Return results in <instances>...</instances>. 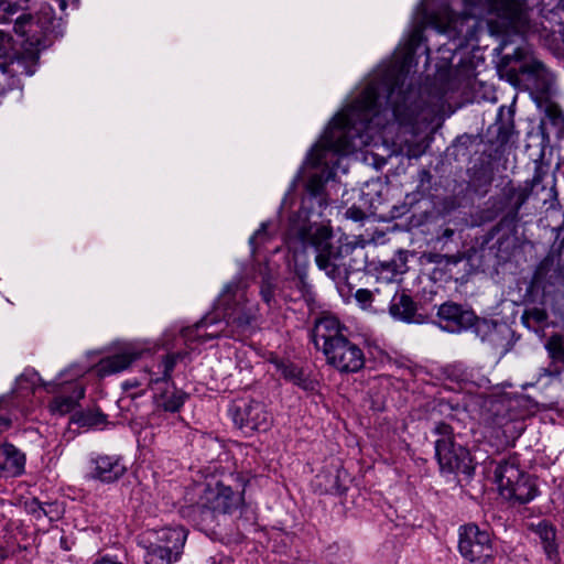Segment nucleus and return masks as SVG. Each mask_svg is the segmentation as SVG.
I'll return each instance as SVG.
<instances>
[{"instance_id": "4be33fe9", "label": "nucleus", "mask_w": 564, "mask_h": 564, "mask_svg": "<svg viewBox=\"0 0 564 564\" xmlns=\"http://www.w3.org/2000/svg\"><path fill=\"white\" fill-rule=\"evenodd\" d=\"M91 477L105 484L119 480L127 471V466L120 456L98 455L93 460Z\"/></svg>"}, {"instance_id": "c756f323", "label": "nucleus", "mask_w": 564, "mask_h": 564, "mask_svg": "<svg viewBox=\"0 0 564 564\" xmlns=\"http://www.w3.org/2000/svg\"><path fill=\"white\" fill-rule=\"evenodd\" d=\"M546 349L552 362L549 367L542 368V371L547 377L557 378L563 371V369L557 366V362L564 365V343L562 337L557 335L552 336L546 344Z\"/></svg>"}, {"instance_id": "473e14b6", "label": "nucleus", "mask_w": 564, "mask_h": 564, "mask_svg": "<svg viewBox=\"0 0 564 564\" xmlns=\"http://www.w3.org/2000/svg\"><path fill=\"white\" fill-rule=\"evenodd\" d=\"M549 314L544 307L529 306L521 315V323L530 330L539 333L547 325Z\"/></svg>"}, {"instance_id": "39448f33", "label": "nucleus", "mask_w": 564, "mask_h": 564, "mask_svg": "<svg viewBox=\"0 0 564 564\" xmlns=\"http://www.w3.org/2000/svg\"><path fill=\"white\" fill-rule=\"evenodd\" d=\"M15 46L9 32L0 30V77L4 82L0 93L22 89V76H32L39 66V48L29 44V36Z\"/></svg>"}, {"instance_id": "3c124183", "label": "nucleus", "mask_w": 564, "mask_h": 564, "mask_svg": "<svg viewBox=\"0 0 564 564\" xmlns=\"http://www.w3.org/2000/svg\"><path fill=\"white\" fill-rule=\"evenodd\" d=\"M58 4L59 9L64 11L67 8V0H53Z\"/></svg>"}, {"instance_id": "cd10ccee", "label": "nucleus", "mask_w": 564, "mask_h": 564, "mask_svg": "<svg viewBox=\"0 0 564 564\" xmlns=\"http://www.w3.org/2000/svg\"><path fill=\"white\" fill-rule=\"evenodd\" d=\"M25 457L12 444L0 448V468L10 476H19L24 471Z\"/></svg>"}, {"instance_id": "f8f14e48", "label": "nucleus", "mask_w": 564, "mask_h": 564, "mask_svg": "<svg viewBox=\"0 0 564 564\" xmlns=\"http://www.w3.org/2000/svg\"><path fill=\"white\" fill-rule=\"evenodd\" d=\"M327 365L340 373H355L365 366L362 349L347 337L339 338L323 351Z\"/></svg>"}, {"instance_id": "a18cd8bd", "label": "nucleus", "mask_w": 564, "mask_h": 564, "mask_svg": "<svg viewBox=\"0 0 564 564\" xmlns=\"http://www.w3.org/2000/svg\"><path fill=\"white\" fill-rule=\"evenodd\" d=\"M355 299L362 308H367L373 300V293L367 289H359L355 293Z\"/></svg>"}, {"instance_id": "4468645a", "label": "nucleus", "mask_w": 564, "mask_h": 564, "mask_svg": "<svg viewBox=\"0 0 564 564\" xmlns=\"http://www.w3.org/2000/svg\"><path fill=\"white\" fill-rule=\"evenodd\" d=\"M473 333L500 356L509 352L517 341L511 326L502 321L479 317Z\"/></svg>"}, {"instance_id": "2eb2a0df", "label": "nucleus", "mask_w": 564, "mask_h": 564, "mask_svg": "<svg viewBox=\"0 0 564 564\" xmlns=\"http://www.w3.org/2000/svg\"><path fill=\"white\" fill-rule=\"evenodd\" d=\"M474 75V62L468 56L459 58L454 68L449 66L448 69H444V66H441L435 76V80L440 82L441 86L434 98L436 101L442 100L448 91L458 89L463 84H468Z\"/></svg>"}, {"instance_id": "a19ab883", "label": "nucleus", "mask_w": 564, "mask_h": 564, "mask_svg": "<svg viewBox=\"0 0 564 564\" xmlns=\"http://www.w3.org/2000/svg\"><path fill=\"white\" fill-rule=\"evenodd\" d=\"M426 13H434V11H430L425 6H422L421 21H420L419 25H416L414 28V30L412 31V34H411V43L413 45H419L420 42L422 41L424 28H427V26L432 28L431 25H427V23H426V20H425Z\"/></svg>"}, {"instance_id": "4d7b16f0", "label": "nucleus", "mask_w": 564, "mask_h": 564, "mask_svg": "<svg viewBox=\"0 0 564 564\" xmlns=\"http://www.w3.org/2000/svg\"><path fill=\"white\" fill-rule=\"evenodd\" d=\"M437 406L440 408V412H442V409L443 408H447V404L443 403V402H440Z\"/></svg>"}, {"instance_id": "864d4df0", "label": "nucleus", "mask_w": 564, "mask_h": 564, "mask_svg": "<svg viewBox=\"0 0 564 564\" xmlns=\"http://www.w3.org/2000/svg\"><path fill=\"white\" fill-rule=\"evenodd\" d=\"M513 57H514L516 59H522V58H523V52H522V50H521V48H517V50H516V52H514V54H513Z\"/></svg>"}, {"instance_id": "9b49d317", "label": "nucleus", "mask_w": 564, "mask_h": 564, "mask_svg": "<svg viewBox=\"0 0 564 564\" xmlns=\"http://www.w3.org/2000/svg\"><path fill=\"white\" fill-rule=\"evenodd\" d=\"M458 550L460 555L470 563L486 564L494 557L491 534L475 523L459 529Z\"/></svg>"}, {"instance_id": "bb28decb", "label": "nucleus", "mask_w": 564, "mask_h": 564, "mask_svg": "<svg viewBox=\"0 0 564 564\" xmlns=\"http://www.w3.org/2000/svg\"><path fill=\"white\" fill-rule=\"evenodd\" d=\"M184 357V352H171L162 356L161 360L156 365V370H149V387H153L161 382H171L172 372L174 371L175 366L178 361L183 360Z\"/></svg>"}, {"instance_id": "f3484780", "label": "nucleus", "mask_w": 564, "mask_h": 564, "mask_svg": "<svg viewBox=\"0 0 564 564\" xmlns=\"http://www.w3.org/2000/svg\"><path fill=\"white\" fill-rule=\"evenodd\" d=\"M281 294L285 300L310 302L313 300L312 285L307 282L306 263H297L291 267L290 275L286 276L281 284Z\"/></svg>"}, {"instance_id": "603ef678", "label": "nucleus", "mask_w": 564, "mask_h": 564, "mask_svg": "<svg viewBox=\"0 0 564 564\" xmlns=\"http://www.w3.org/2000/svg\"><path fill=\"white\" fill-rule=\"evenodd\" d=\"M520 72L521 73H533V67L530 66V65H521L520 66Z\"/></svg>"}, {"instance_id": "1a4fd4ad", "label": "nucleus", "mask_w": 564, "mask_h": 564, "mask_svg": "<svg viewBox=\"0 0 564 564\" xmlns=\"http://www.w3.org/2000/svg\"><path fill=\"white\" fill-rule=\"evenodd\" d=\"M59 20L56 19L51 2L41 3L36 15L22 14L15 22L13 30L21 36H29V44L39 48V55L42 51L50 47L53 42L62 35L57 30Z\"/></svg>"}, {"instance_id": "6ab92c4d", "label": "nucleus", "mask_w": 564, "mask_h": 564, "mask_svg": "<svg viewBox=\"0 0 564 564\" xmlns=\"http://www.w3.org/2000/svg\"><path fill=\"white\" fill-rule=\"evenodd\" d=\"M344 330H346V328L340 324L338 318L335 316H323L315 322L311 338L316 349L324 351L328 348L329 344L346 337Z\"/></svg>"}, {"instance_id": "c03bdc74", "label": "nucleus", "mask_w": 564, "mask_h": 564, "mask_svg": "<svg viewBox=\"0 0 564 564\" xmlns=\"http://www.w3.org/2000/svg\"><path fill=\"white\" fill-rule=\"evenodd\" d=\"M40 378H39V375L34 371L32 372H25V373H22L18 379H17V383L20 388H25V389H31L33 390V388L35 387L36 384V381H39Z\"/></svg>"}, {"instance_id": "37998d69", "label": "nucleus", "mask_w": 564, "mask_h": 564, "mask_svg": "<svg viewBox=\"0 0 564 564\" xmlns=\"http://www.w3.org/2000/svg\"><path fill=\"white\" fill-rule=\"evenodd\" d=\"M426 259L430 263H435L437 265H456L460 260L457 256H446L441 253H429Z\"/></svg>"}, {"instance_id": "6e6d98bb", "label": "nucleus", "mask_w": 564, "mask_h": 564, "mask_svg": "<svg viewBox=\"0 0 564 564\" xmlns=\"http://www.w3.org/2000/svg\"><path fill=\"white\" fill-rule=\"evenodd\" d=\"M8 19L0 12V23L7 22Z\"/></svg>"}, {"instance_id": "f704fd0d", "label": "nucleus", "mask_w": 564, "mask_h": 564, "mask_svg": "<svg viewBox=\"0 0 564 564\" xmlns=\"http://www.w3.org/2000/svg\"><path fill=\"white\" fill-rule=\"evenodd\" d=\"M314 486L321 495H341L344 492L338 474L332 471L319 473L315 477Z\"/></svg>"}, {"instance_id": "58836bf2", "label": "nucleus", "mask_w": 564, "mask_h": 564, "mask_svg": "<svg viewBox=\"0 0 564 564\" xmlns=\"http://www.w3.org/2000/svg\"><path fill=\"white\" fill-rule=\"evenodd\" d=\"M268 223H262L260 228L250 237L249 243L253 251L272 239V235L268 231Z\"/></svg>"}, {"instance_id": "423d86ee", "label": "nucleus", "mask_w": 564, "mask_h": 564, "mask_svg": "<svg viewBox=\"0 0 564 564\" xmlns=\"http://www.w3.org/2000/svg\"><path fill=\"white\" fill-rule=\"evenodd\" d=\"M495 477L500 495L512 505H527L539 495L535 477L520 468L517 455L501 459Z\"/></svg>"}, {"instance_id": "c85d7f7f", "label": "nucleus", "mask_w": 564, "mask_h": 564, "mask_svg": "<svg viewBox=\"0 0 564 564\" xmlns=\"http://www.w3.org/2000/svg\"><path fill=\"white\" fill-rule=\"evenodd\" d=\"M154 544L166 546L175 553L182 554L187 538V531L182 527L163 528L156 531Z\"/></svg>"}, {"instance_id": "a211bd4d", "label": "nucleus", "mask_w": 564, "mask_h": 564, "mask_svg": "<svg viewBox=\"0 0 564 564\" xmlns=\"http://www.w3.org/2000/svg\"><path fill=\"white\" fill-rule=\"evenodd\" d=\"M437 316L441 322L444 323L443 327L454 333L467 329L473 330L479 319V316H477L473 310L454 302L443 303L438 307Z\"/></svg>"}, {"instance_id": "b1692460", "label": "nucleus", "mask_w": 564, "mask_h": 564, "mask_svg": "<svg viewBox=\"0 0 564 564\" xmlns=\"http://www.w3.org/2000/svg\"><path fill=\"white\" fill-rule=\"evenodd\" d=\"M409 256L410 252L408 250L400 249L390 260L379 261L375 267L379 279L387 282L401 283L403 275L409 270Z\"/></svg>"}, {"instance_id": "0eeeda50", "label": "nucleus", "mask_w": 564, "mask_h": 564, "mask_svg": "<svg viewBox=\"0 0 564 564\" xmlns=\"http://www.w3.org/2000/svg\"><path fill=\"white\" fill-rule=\"evenodd\" d=\"M453 420L454 416L449 415L447 421L434 424L432 432L436 436L435 457L442 473L470 476L474 473L473 459L469 451L456 443L454 427L451 424Z\"/></svg>"}, {"instance_id": "49530a36", "label": "nucleus", "mask_w": 564, "mask_h": 564, "mask_svg": "<svg viewBox=\"0 0 564 564\" xmlns=\"http://www.w3.org/2000/svg\"><path fill=\"white\" fill-rule=\"evenodd\" d=\"M345 215L348 219H351L354 221H362L366 218L365 212L356 206L349 207L346 210Z\"/></svg>"}, {"instance_id": "09e8293b", "label": "nucleus", "mask_w": 564, "mask_h": 564, "mask_svg": "<svg viewBox=\"0 0 564 564\" xmlns=\"http://www.w3.org/2000/svg\"><path fill=\"white\" fill-rule=\"evenodd\" d=\"M94 564H124V563L106 555V556H101L100 558L96 560L94 562Z\"/></svg>"}, {"instance_id": "de8ad7c7", "label": "nucleus", "mask_w": 564, "mask_h": 564, "mask_svg": "<svg viewBox=\"0 0 564 564\" xmlns=\"http://www.w3.org/2000/svg\"><path fill=\"white\" fill-rule=\"evenodd\" d=\"M477 138H478L477 135H471V134L459 135L455 140V145L464 147L467 149L473 142H475L477 140Z\"/></svg>"}, {"instance_id": "ddd939ff", "label": "nucleus", "mask_w": 564, "mask_h": 564, "mask_svg": "<svg viewBox=\"0 0 564 564\" xmlns=\"http://www.w3.org/2000/svg\"><path fill=\"white\" fill-rule=\"evenodd\" d=\"M229 414L234 423L243 433L265 432L271 425V414L265 406L258 401L239 400L234 402L229 408Z\"/></svg>"}, {"instance_id": "13d9d810", "label": "nucleus", "mask_w": 564, "mask_h": 564, "mask_svg": "<svg viewBox=\"0 0 564 564\" xmlns=\"http://www.w3.org/2000/svg\"><path fill=\"white\" fill-rule=\"evenodd\" d=\"M542 376H545V375L543 373L542 368H541V369H540V377H538V380H541V377H542Z\"/></svg>"}, {"instance_id": "aec40b11", "label": "nucleus", "mask_w": 564, "mask_h": 564, "mask_svg": "<svg viewBox=\"0 0 564 564\" xmlns=\"http://www.w3.org/2000/svg\"><path fill=\"white\" fill-rule=\"evenodd\" d=\"M514 133L513 111L501 107L497 120L487 130L488 142L496 145L495 152L500 154Z\"/></svg>"}, {"instance_id": "7c9ffc66", "label": "nucleus", "mask_w": 564, "mask_h": 564, "mask_svg": "<svg viewBox=\"0 0 564 564\" xmlns=\"http://www.w3.org/2000/svg\"><path fill=\"white\" fill-rule=\"evenodd\" d=\"M171 383L172 390L166 389L158 397V406L166 412L175 413L181 410L189 394L176 388L173 381Z\"/></svg>"}, {"instance_id": "a878e982", "label": "nucleus", "mask_w": 564, "mask_h": 564, "mask_svg": "<svg viewBox=\"0 0 564 564\" xmlns=\"http://www.w3.org/2000/svg\"><path fill=\"white\" fill-rule=\"evenodd\" d=\"M182 513L202 530H207L215 522L217 516L209 503H205L203 495L196 503L183 508Z\"/></svg>"}, {"instance_id": "9d476101", "label": "nucleus", "mask_w": 564, "mask_h": 564, "mask_svg": "<svg viewBox=\"0 0 564 564\" xmlns=\"http://www.w3.org/2000/svg\"><path fill=\"white\" fill-rule=\"evenodd\" d=\"M500 225H495L485 235L476 239L469 254L473 265L481 269H497L512 256L514 239L509 234H500Z\"/></svg>"}, {"instance_id": "2f4dec72", "label": "nucleus", "mask_w": 564, "mask_h": 564, "mask_svg": "<svg viewBox=\"0 0 564 564\" xmlns=\"http://www.w3.org/2000/svg\"><path fill=\"white\" fill-rule=\"evenodd\" d=\"M85 395V389L82 386H75L69 395H57L51 402V411L65 415L72 412L78 404V401Z\"/></svg>"}, {"instance_id": "dca6fc26", "label": "nucleus", "mask_w": 564, "mask_h": 564, "mask_svg": "<svg viewBox=\"0 0 564 564\" xmlns=\"http://www.w3.org/2000/svg\"><path fill=\"white\" fill-rule=\"evenodd\" d=\"M202 495L205 503H209L217 514H230L243 503L242 494L234 491L230 486H226L221 481H217L215 485L207 484Z\"/></svg>"}, {"instance_id": "79ce46f5", "label": "nucleus", "mask_w": 564, "mask_h": 564, "mask_svg": "<svg viewBox=\"0 0 564 564\" xmlns=\"http://www.w3.org/2000/svg\"><path fill=\"white\" fill-rule=\"evenodd\" d=\"M274 291L275 288L270 279H262L260 285V296L268 306H272L275 303Z\"/></svg>"}, {"instance_id": "f03ea898", "label": "nucleus", "mask_w": 564, "mask_h": 564, "mask_svg": "<svg viewBox=\"0 0 564 564\" xmlns=\"http://www.w3.org/2000/svg\"><path fill=\"white\" fill-rule=\"evenodd\" d=\"M495 13L511 28L522 26L527 21L523 0H464V11L455 13L448 6H443L434 13H426L425 20L440 33L459 40L457 46L474 39L478 15Z\"/></svg>"}, {"instance_id": "e433bc0d", "label": "nucleus", "mask_w": 564, "mask_h": 564, "mask_svg": "<svg viewBox=\"0 0 564 564\" xmlns=\"http://www.w3.org/2000/svg\"><path fill=\"white\" fill-rule=\"evenodd\" d=\"M107 416L99 410H88L75 412L72 422L79 426H98L106 422Z\"/></svg>"}, {"instance_id": "20e7f679", "label": "nucleus", "mask_w": 564, "mask_h": 564, "mask_svg": "<svg viewBox=\"0 0 564 564\" xmlns=\"http://www.w3.org/2000/svg\"><path fill=\"white\" fill-rule=\"evenodd\" d=\"M546 178L547 172L541 165H536L532 180L525 185L516 187L511 183L507 184L499 195L489 199L490 215L487 219L502 215L497 224L500 228L516 225L519 221V212L528 198L531 195L539 197L541 192H546V195L541 197L543 204L550 203V207H554L558 204L555 180L552 177L546 181Z\"/></svg>"}, {"instance_id": "7ed1b4c3", "label": "nucleus", "mask_w": 564, "mask_h": 564, "mask_svg": "<svg viewBox=\"0 0 564 564\" xmlns=\"http://www.w3.org/2000/svg\"><path fill=\"white\" fill-rule=\"evenodd\" d=\"M216 310L223 314V321L205 316L197 327H216L205 336L242 339L254 329L256 307L247 296V284L241 278L227 283L216 301Z\"/></svg>"}, {"instance_id": "4c0bfd02", "label": "nucleus", "mask_w": 564, "mask_h": 564, "mask_svg": "<svg viewBox=\"0 0 564 564\" xmlns=\"http://www.w3.org/2000/svg\"><path fill=\"white\" fill-rule=\"evenodd\" d=\"M545 120L544 123L552 126L557 138L564 135V113L557 105L550 104L546 106Z\"/></svg>"}, {"instance_id": "ea45409f", "label": "nucleus", "mask_w": 564, "mask_h": 564, "mask_svg": "<svg viewBox=\"0 0 564 564\" xmlns=\"http://www.w3.org/2000/svg\"><path fill=\"white\" fill-rule=\"evenodd\" d=\"M433 175L427 169H421L417 172L416 193L421 196L427 195L432 189Z\"/></svg>"}, {"instance_id": "393cba45", "label": "nucleus", "mask_w": 564, "mask_h": 564, "mask_svg": "<svg viewBox=\"0 0 564 564\" xmlns=\"http://www.w3.org/2000/svg\"><path fill=\"white\" fill-rule=\"evenodd\" d=\"M143 350L134 346H128L123 351L104 358L99 364L102 375H112L127 369L134 360L139 359Z\"/></svg>"}, {"instance_id": "412c9836", "label": "nucleus", "mask_w": 564, "mask_h": 564, "mask_svg": "<svg viewBox=\"0 0 564 564\" xmlns=\"http://www.w3.org/2000/svg\"><path fill=\"white\" fill-rule=\"evenodd\" d=\"M390 315L400 322L421 324L424 315L419 312L417 303L405 290L395 291L389 305Z\"/></svg>"}, {"instance_id": "6e6552de", "label": "nucleus", "mask_w": 564, "mask_h": 564, "mask_svg": "<svg viewBox=\"0 0 564 564\" xmlns=\"http://www.w3.org/2000/svg\"><path fill=\"white\" fill-rule=\"evenodd\" d=\"M563 248L564 238L560 241L556 239L549 253L538 264L524 294L528 304L535 302L542 304L546 295L564 286V263L561 256Z\"/></svg>"}, {"instance_id": "c9c22d12", "label": "nucleus", "mask_w": 564, "mask_h": 564, "mask_svg": "<svg viewBox=\"0 0 564 564\" xmlns=\"http://www.w3.org/2000/svg\"><path fill=\"white\" fill-rule=\"evenodd\" d=\"M181 554L175 553L166 546L151 543L145 553L147 564H172L180 558Z\"/></svg>"}, {"instance_id": "5701e85b", "label": "nucleus", "mask_w": 564, "mask_h": 564, "mask_svg": "<svg viewBox=\"0 0 564 564\" xmlns=\"http://www.w3.org/2000/svg\"><path fill=\"white\" fill-rule=\"evenodd\" d=\"M530 530L539 538L546 560L551 564H560L561 556L556 527L549 520H541L538 523H532Z\"/></svg>"}, {"instance_id": "8fccbe9b", "label": "nucleus", "mask_w": 564, "mask_h": 564, "mask_svg": "<svg viewBox=\"0 0 564 564\" xmlns=\"http://www.w3.org/2000/svg\"><path fill=\"white\" fill-rule=\"evenodd\" d=\"M11 425V421L8 417L0 416V433Z\"/></svg>"}, {"instance_id": "f257e3e1", "label": "nucleus", "mask_w": 564, "mask_h": 564, "mask_svg": "<svg viewBox=\"0 0 564 564\" xmlns=\"http://www.w3.org/2000/svg\"><path fill=\"white\" fill-rule=\"evenodd\" d=\"M402 65L390 64L378 68L361 94L341 112L336 115L325 130L319 143L307 155V163L321 169L308 176L302 207L291 217L288 230L290 245L313 248L315 264L336 283L345 282L354 265L346 261L356 246L345 237L335 238L329 225L312 220L324 216L328 206L325 184L334 176L328 167L336 154H349L365 143V133L381 129L391 121L412 131L430 120L420 89L409 84Z\"/></svg>"}, {"instance_id": "72a5a7b5", "label": "nucleus", "mask_w": 564, "mask_h": 564, "mask_svg": "<svg viewBox=\"0 0 564 564\" xmlns=\"http://www.w3.org/2000/svg\"><path fill=\"white\" fill-rule=\"evenodd\" d=\"M273 364L285 380H289L303 389L308 388L307 379L300 367L289 360L282 359H274Z\"/></svg>"}, {"instance_id": "5fc2aeb1", "label": "nucleus", "mask_w": 564, "mask_h": 564, "mask_svg": "<svg viewBox=\"0 0 564 564\" xmlns=\"http://www.w3.org/2000/svg\"><path fill=\"white\" fill-rule=\"evenodd\" d=\"M454 231L452 229H445L443 236L446 238H451L453 236Z\"/></svg>"}]
</instances>
